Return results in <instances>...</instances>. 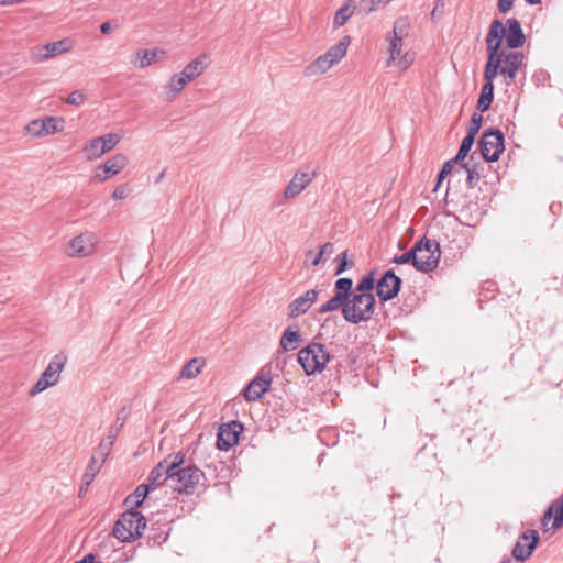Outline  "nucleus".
<instances>
[{
    "instance_id": "nucleus-58",
    "label": "nucleus",
    "mask_w": 563,
    "mask_h": 563,
    "mask_svg": "<svg viewBox=\"0 0 563 563\" xmlns=\"http://www.w3.org/2000/svg\"><path fill=\"white\" fill-rule=\"evenodd\" d=\"M508 562H510L509 558H507L506 560L503 561V563H508Z\"/></svg>"
},
{
    "instance_id": "nucleus-53",
    "label": "nucleus",
    "mask_w": 563,
    "mask_h": 563,
    "mask_svg": "<svg viewBox=\"0 0 563 563\" xmlns=\"http://www.w3.org/2000/svg\"><path fill=\"white\" fill-rule=\"evenodd\" d=\"M87 489H88V487H86V486L84 485V482L81 481V485H80V488H79L78 496H79V497H82V496L87 493Z\"/></svg>"
},
{
    "instance_id": "nucleus-1",
    "label": "nucleus",
    "mask_w": 563,
    "mask_h": 563,
    "mask_svg": "<svg viewBox=\"0 0 563 563\" xmlns=\"http://www.w3.org/2000/svg\"><path fill=\"white\" fill-rule=\"evenodd\" d=\"M409 23L405 18L395 21L393 31L386 35L388 60L387 65L396 63L400 70L408 69L415 62L413 52L402 54L404 38L408 35Z\"/></svg>"
},
{
    "instance_id": "nucleus-31",
    "label": "nucleus",
    "mask_w": 563,
    "mask_h": 563,
    "mask_svg": "<svg viewBox=\"0 0 563 563\" xmlns=\"http://www.w3.org/2000/svg\"><path fill=\"white\" fill-rule=\"evenodd\" d=\"M205 56H199L186 65L181 73L189 81H192L198 78L205 71Z\"/></svg>"
},
{
    "instance_id": "nucleus-26",
    "label": "nucleus",
    "mask_w": 563,
    "mask_h": 563,
    "mask_svg": "<svg viewBox=\"0 0 563 563\" xmlns=\"http://www.w3.org/2000/svg\"><path fill=\"white\" fill-rule=\"evenodd\" d=\"M553 519L552 528L558 530L563 525V493L560 498V505L552 504L543 516V525L547 526L548 521Z\"/></svg>"
},
{
    "instance_id": "nucleus-7",
    "label": "nucleus",
    "mask_w": 563,
    "mask_h": 563,
    "mask_svg": "<svg viewBox=\"0 0 563 563\" xmlns=\"http://www.w3.org/2000/svg\"><path fill=\"white\" fill-rule=\"evenodd\" d=\"M203 479L205 474L197 466L187 465L181 467L180 465L174 471L172 489L180 494L191 495Z\"/></svg>"
},
{
    "instance_id": "nucleus-13",
    "label": "nucleus",
    "mask_w": 563,
    "mask_h": 563,
    "mask_svg": "<svg viewBox=\"0 0 563 563\" xmlns=\"http://www.w3.org/2000/svg\"><path fill=\"white\" fill-rule=\"evenodd\" d=\"M272 373L269 369L262 368L260 373L249 383L244 389L243 396L247 401L258 400L271 388Z\"/></svg>"
},
{
    "instance_id": "nucleus-57",
    "label": "nucleus",
    "mask_w": 563,
    "mask_h": 563,
    "mask_svg": "<svg viewBox=\"0 0 563 563\" xmlns=\"http://www.w3.org/2000/svg\"><path fill=\"white\" fill-rule=\"evenodd\" d=\"M529 4H538L541 0H526Z\"/></svg>"
},
{
    "instance_id": "nucleus-46",
    "label": "nucleus",
    "mask_w": 563,
    "mask_h": 563,
    "mask_svg": "<svg viewBox=\"0 0 563 563\" xmlns=\"http://www.w3.org/2000/svg\"><path fill=\"white\" fill-rule=\"evenodd\" d=\"M131 192H132V188L130 187V185L122 184L114 188V190L112 192V198L114 200H122V199L128 198L131 195Z\"/></svg>"
},
{
    "instance_id": "nucleus-41",
    "label": "nucleus",
    "mask_w": 563,
    "mask_h": 563,
    "mask_svg": "<svg viewBox=\"0 0 563 563\" xmlns=\"http://www.w3.org/2000/svg\"><path fill=\"white\" fill-rule=\"evenodd\" d=\"M475 137L471 135H465V137L462 140V143L460 145L459 152L455 156V161H463L467 154L470 153L473 144H474Z\"/></svg>"
},
{
    "instance_id": "nucleus-37",
    "label": "nucleus",
    "mask_w": 563,
    "mask_h": 563,
    "mask_svg": "<svg viewBox=\"0 0 563 563\" xmlns=\"http://www.w3.org/2000/svg\"><path fill=\"white\" fill-rule=\"evenodd\" d=\"M376 287L375 284V273L372 271L357 283L355 292L358 294H372L373 288Z\"/></svg>"
},
{
    "instance_id": "nucleus-55",
    "label": "nucleus",
    "mask_w": 563,
    "mask_h": 563,
    "mask_svg": "<svg viewBox=\"0 0 563 563\" xmlns=\"http://www.w3.org/2000/svg\"><path fill=\"white\" fill-rule=\"evenodd\" d=\"M29 394L30 396H35V384L31 386Z\"/></svg>"
},
{
    "instance_id": "nucleus-20",
    "label": "nucleus",
    "mask_w": 563,
    "mask_h": 563,
    "mask_svg": "<svg viewBox=\"0 0 563 563\" xmlns=\"http://www.w3.org/2000/svg\"><path fill=\"white\" fill-rule=\"evenodd\" d=\"M487 53L488 58L484 69V78L495 79L500 73L505 53L500 52V47H498L497 44L489 45Z\"/></svg>"
},
{
    "instance_id": "nucleus-45",
    "label": "nucleus",
    "mask_w": 563,
    "mask_h": 563,
    "mask_svg": "<svg viewBox=\"0 0 563 563\" xmlns=\"http://www.w3.org/2000/svg\"><path fill=\"white\" fill-rule=\"evenodd\" d=\"M483 122V117L478 113H473L471 119V124L467 130V135H471L473 137H476V134L478 133L481 125Z\"/></svg>"
},
{
    "instance_id": "nucleus-51",
    "label": "nucleus",
    "mask_w": 563,
    "mask_h": 563,
    "mask_svg": "<svg viewBox=\"0 0 563 563\" xmlns=\"http://www.w3.org/2000/svg\"><path fill=\"white\" fill-rule=\"evenodd\" d=\"M113 30V25L111 22H104L100 25V31L102 34H109Z\"/></svg>"
},
{
    "instance_id": "nucleus-39",
    "label": "nucleus",
    "mask_w": 563,
    "mask_h": 563,
    "mask_svg": "<svg viewBox=\"0 0 563 563\" xmlns=\"http://www.w3.org/2000/svg\"><path fill=\"white\" fill-rule=\"evenodd\" d=\"M201 372V363L198 358L190 360L180 372L181 378H195Z\"/></svg>"
},
{
    "instance_id": "nucleus-4",
    "label": "nucleus",
    "mask_w": 563,
    "mask_h": 563,
    "mask_svg": "<svg viewBox=\"0 0 563 563\" xmlns=\"http://www.w3.org/2000/svg\"><path fill=\"white\" fill-rule=\"evenodd\" d=\"M145 527V517L137 510H130L115 522L113 536L122 542H131L142 534Z\"/></svg>"
},
{
    "instance_id": "nucleus-34",
    "label": "nucleus",
    "mask_w": 563,
    "mask_h": 563,
    "mask_svg": "<svg viewBox=\"0 0 563 563\" xmlns=\"http://www.w3.org/2000/svg\"><path fill=\"white\" fill-rule=\"evenodd\" d=\"M159 51L158 49H142L136 53V60L134 65L141 69L151 66L157 62Z\"/></svg>"
},
{
    "instance_id": "nucleus-47",
    "label": "nucleus",
    "mask_w": 563,
    "mask_h": 563,
    "mask_svg": "<svg viewBox=\"0 0 563 563\" xmlns=\"http://www.w3.org/2000/svg\"><path fill=\"white\" fill-rule=\"evenodd\" d=\"M86 101V96L80 90H75L68 95L66 102L68 104L80 106Z\"/></svg>"
},
{
    "instance_id": "nucleus-38",
    "label": "nucleus",
    "mask_w": 563,
    "mask_h": 563,
    "mask_svg": "<svg viewBox=\"0 0 563 563\" xmlns=\"http://www.w3.org/2000/svg\"><path fill=\"white\" fill-rule=\"evenodd\" d=\"M420 244L421 242H416L408 252L395 256L393 262L399 265L411 263L415 266V261H417V251L420 250Z\"/></svg>"
},
{
    "instance_id": "nucleus-14",
    "label": "nucleus",
    "mask_w": 563,
    "mask_h": 563,
    "mask_svg": "<svg viewBox=\"0 0 563 563\" xmlns=\"http://www.w3.org/2000/svg\"><path fill=\"white\" fill-rule=\"evenodd\" d=\"M317 172L308 167L301 168L295 173L284 190L285 199H292L299 196L316 178Z\"/></svg>"
},
{
    "instance_id": "nucleus-24",
    "label": "nucleus",
    "mask_w": 563,
    "mask_h": 563,
    "mask_svg": "<svg viewBox=\"0 0 563 563\" xmlns=\"http://www.w3.org/2000/svg\"><path fill=\"white\" fill-rule=\"evenodd\" d=\"M37 137L53 135L57 132H62L65 129L66 121L63 117L47 115L42 119H37Z\"/></svg>"
},
{
    "instance_id": "nucleus-27",
    "label": "nucleus",
    "mask_w": 563,
    "mask_h": 563,
    "mask_svg": "<svg viewBox=\"0 0 563 563\" xmlns=\"http://www.w3.org/2000/svg\"><path fill=\"white\" fill-rule=\"evenodd\" d=\"M190 82L181 71L174 74L168 84L166 85V95L167 99H174L179 92L186 87V85Z\"/></svg>"
},
{
    "instance_id": "nucleus-56",
    "label": "nucleus",
    "mask_w": 563,
    "mask_h": 563,
    "mask_svg": "<svg viewBox=\"0 0 563 563\" xmlns=\"http://www.w3.org/2000/svg\"><path fill=\"white\" fill-rule=\"evenodd\" d=\"M35 124V120L31 121L27 125H26V130L27 131H31L32 126Z\"/></svg>"
},
{
    "instance_id": "nucleus-35",
    "label": "nucleus",
    "mask_w": 563,
    "mask_h": 563,
    "mask_svg": "<svg viewBox=\"0 0 563 563\" xmlns=\"http://www.w3.org/2000/svg\"><path fill=\"white\" fill-rule=\"evenodd\" d=\"M300 334L298 331L287 328L280 338V346L284 351H294L297 349Z\"/></svg>"
},
{
    "instance_id": "nucleus-19",
    "label": "nucleus",
    "mask_w": 563,
    "mask_h": 563,
    "mask_svg": "<svg viewBox=\"0 0 563 563\" xmlns=\"http://www.w3.org/2000/svg\"><path fill=\"white\" fill-rule=\"evenodd\" d=\"M241 430L242 426L235 421L221 426L217 435V448L222 451H228L238 443Z\"/></svg>"
},
{
    "instance_id": "nucleus-5",
    "label": "nucleus",
    "mask_w": 563,
    "mask_h": 563,
    "mask_svg": "<svg viewBox=\"0 0 563 563\" xmlns=\"http://www.w3.org/2000/svg\"><path fill=\"white\" fill-rule=\"evenodd\" d=\"M330 361V354L321 343H310L298 352V362L310 376L321 373Z\"/></svg>"
},
{
    "instance_id": "nucleus-12",
    "label": "nucleus",
    "mask_w": 563,
    "mask_h": 563,
    "mask_svg": "<svg viewBox=\"0 0 563 563\" xmlns=\"http://www.w3.org/2000/svg\"><path fill=\"white\" fill-rule=\"evenodd\" d=\"M98 242L97 235L92 232H85L75 236L67 246V254L71 257H85L95 252Z\"/></svg>"
},
{
    "instance_id": "nucleus-43",
    "label": "nucleus",
    "mask_w": 563,
    "mask_h": 563,
    "mask_svg": "<svg viewBox=\"0 0 563 563\" xmlns=\"http://www.w3.org/2000/svg\"><path fill=\"white\" fill-rule=\"evenodd\" d=\"M336 262V268H335V275L343 274L349 266L353 265V262L349 260L347 251H343L335 257Z\"/></svg>"
},
{
    "instance_id": "nucleus-23",
    "label": "nucleus",
    "mask_w": 563,
    "mask_h": 563,
    "mask_svg": "<svg viewBox=\"0 0 563 563\" xmlns=\"http://www.w3.org/2000/svg\"><path fill=\"white\" fill-rule=\"evenodd\" d=\"M506 25L507 32L505 31V34L507 47L515 49L522 46L526 37L520 22L515 18H510L507 20Z\"/></svg>"
},
{
    "instance_id": "nucleus-16",
    "label": "nucleus",
    "mask_w": 563,
    "mask_h": 563,
    "mask_svg": "<svg viewBox=\"0 0 563 563\" xmlns=\"http://www.w3.org/2000/svg\"><path fill=\"white\" fill-rule=\"evenodd\" d=\"M321 294L320 289H309L301 296L294 299L288 305V317L289 318H298L309 311V309L317 302L319 295Z\"/></svg>"
},
{
    "instance_id": "nucleus-32",
    "label": "nucleus",
    "mask_w": 563,
    "mask_h": 563,
    "mask_svg": "<svg viewBox=\"0 0 563 563\" xmlns=\"http://www.w3.org/2000/svg\"><path fill=\"white\" fill-rule=\"evenodd\" d=\"M150 492L151 489L148 485L141 484L135 488L133 494L129 495L125 498L124 504L131 507V510H135L143 504L145 497Z\"/></svg>"
},
{
    "instance_id": "nucleus-36",
    "label": "nucleus",
    "mask_w": 563,
    "mask_h": 563,
    "mask_svg": "<svg viewBox=\"0 0 563 563\" xmlns=\"http://www.w3.org/2000/svg\"><path fill=\"white\" fill-rule=\"evenodd\" d=\"M101 150L102 146L99 137H95L84 147V153L89 161H93L106 154V152H101Z\"/></svg>"
},
{
    "instance_id": "nucleus-22",
    "label": "nucleus",
    "mask_w": 563,
    "mask_h": 563,
    "mask_svg": "<svg viewBox=\"0 0 563 563\" xmlns=\"http://www.w3.org/2000/svg\"><path fill=\"white\" fill-rule=\"evenodd\" d=\"M129 158L124 154H117L110 158H108L102 165L98 167V170H102L106 175L100 176L99 173L96 174V177L99 178L100 181H104L108 178V175H117L128 165Z\"/></svg>"
},
{
    "instance_id": "nucleus-42",
    "label": "nucleus",
    "mask_w": 563,
    "mask_h": 563,
    "mask_svg": "<svg viewBox=\"0 0 563 563\" xmlns=\"http://www.w3.org/2000/svg\"><path fill=\"white\" fill-rule=\"evenodd\" d=\"M99 140H100L101 146H102L101 152L108 153L120 142V136L114 133H109V134L99 136Z\"/></svg>"
},
{
    "instance_id": "nucleus-40",
    "label": "nucleus",
    "mask_w": 563,
    "mask_h": 563,
    "mask_svg": "<svg viewBox=\"0 0 563 563\" xmlns=\"http://www.w3.org/2000/svg\"><path fill=\"white\" fill-rule=\"evenodd\" d=\"M390 0H361L358 2V10L364 14L375 11L379 5L389 3Z\"/></svg>"
},
{
    "instance_id": "nucleus-52",
    "label": "nucleus",
    "mask_w": 563,
    "mask_h": 563,
    "mask_svg": "<svg viewBox=\"0 0 563 563\" xmlns=\"http://www.w3.org/2000/svg\"><path fill=\"white\" fill-rule=\"evenodd\" d=\"M462 168L466 169V172H467V183H468L470 186H472L473 185V179H474V173L470 168H467L466 166H462Z\"/></svg>"
},
{
    "instance_id": "nucleus-48",
    "label": "nucleus",
    "mask_w": 563,
    "mask_h": 563,
    "mask_svg": "<svg viewBox=\"0 0 563 563\" xmlns=\"http://www.w3.org/2000/svg\"><path fill=\"white\" fill-rule=\"evenodd\" d=\"M310 261L312 266H318L322 261V256L320 253H313V251H308L306 253V263Z\"/></svg>"
},
{
    "instance_id": "nucleus-6",
    "label": "nucleus",
    "mask_w": 563,
    "mask_h": 563,
    "mask_svg": "<svg viewBox=\"0 0 563 563\" xmlns=\"http://www.w3.org/2000/svg\"><path fill=\"white\" fill-rule=\"evenodd\" d=\"M185 460V454L181 452H177L174 454L173 460L168 462L167 459L161 461L148 474L147 483L145 485L150 486L151 490H154L161 485H166L172 488L174 471L183 465Z\"/></svg>"
},
{
    "instance_id": "nucleus-28",
    "label": "nucleus",
    "mask_w": 563,
    "mask_h": 563,
    "mask_svg": "<svg viewBox=\"0 0 563 563\" xmlns=\"http://www.w3.org/2000/svg\"><path fill=\"white\" fill-rule=\"evenodd\" d=\"M494 80L495 79H485V84L482 87L481 96L477 101V109L481 112H485L489 109L493 99H494Z\"/></svg>"
},
{
    "instance_id": "nucleus-18",
    "label": "nucleus",
    "mask_w": 563,
    "mask_h": 563,
    "mask_svg": "<svg viewBox=\"0 0 563 563\" xmlns=\"http://www.w3.org/2000/svg\"><path fill=\"white\" fill-rule=\"evenodd\" d=\"M525 55L520 52L505 53L500 75L504 76L507 86H510L518 74V70L523 64Z\"/></svg>"
},
{
    "instance_id": "nucleus-3",
    "label": "nucleus",
    "mask_w": 563,
    "mask_h": 563,
    "mask_svg": "<svg viewBox=\"0 0 563 563\" xmlns=\"http://www.w3.org/2000/svg\"><path fill=\"white\" fill-rule=\"evenodd\" d=\"M349 44L350 37L343 36L338 44L331 46L324 54L306 66L305 76L314 77L327 73L346 55Z\"/></svg>"
},
{
    "instance_id": "nucleus-9",
    "label": "nucleus",
    "mask_w": 563,
    "mask_h": 563,
    "mask_svg": "<svg viewBox=\"0 0 563 563\" xmlns=\"http://www.w3.org/2000/svg\"><path fill=\"white\" fill-rule=\"evenodd\" d=\"M353 280L349 277H342L334 283V296L318 309L320 314L343 309L346 300L352 295Z\"/></svg>"
},
{
    "instance_id": "nucleus-49",
    "label": "nucleus",
    "mask_w": 563,
    "mask_h": 563,
    "mask_svg": "<svg viewBox=\"0 0 563 563\" xmlns=\"http://www.w3.org/2000/svg\"><path fill=\"white\" fill-rule=\"evenodd\" d=\"M333 251H334V246H333V244H332L331 242H327V243H324V244L320 247L319 253H320V255L322 256V258H323V257L329 258V257L332 255Z\"/></svg>"
},
{
    "instance_id": "nucleus-25",
    "label": "nucleus",
    "mask_w": 563,
    "mask_h": 563,
    "mask_svg": "<svg viewBox=\"0 0 563 563\" xmlns=\"http://www.w3.org/2000/svg\"><path fill=\"white\" fill-rule=\"evenodd\" d=\"M70 48L67 40L48 43L41 48H37V62L46 60L56 55L68 52Z\"/></svg>"
},
{
    "instance_id": "nucleus-11",
    "label": "nucleus",
    "mask_w": 563,
    "mask_h": 563,
    "mask_svg": "<svg viewBox=\"0 0 563 563\" xmlns=\"http://www.w3.org/2000/svg\"><path fill=\"white\" fill-rule=\"evenodd\" d=\"M66 362L67 356L64 353H58L51 360L47 367L37 379V393H41L48 387L55 386L58 383L60 373L64 369Z\"/></svg>"
},
{
    "instance_id": "nucleus-2",
    "label": "nucleus",
    "mask_w": 563,
    "mask_h": 563,
    "mask_svg": "<svg viewBox=\"0 0 563 563\" xmlns=\"http://www.w3.org/2000/svg\"><path fill=\"white\" fill-rule=\"evenodd\" d=\"M375 297L373 294H358L352 290L351 297L342 309L346 322L358 324L371 320L375 311Z\"/></svg>"
},
{
    "instance_id": "nucleus-44",
    "label": "nucleus",
    "mask_w": 563,
    "mask_h": 563,
    "mask_svg": "<svg viewBox=\"0 0 563 563\" xmlns=\"http://www.w3.org/2000/svg\"><path fill=\"white\" fill-rule=\"evenodd\" d=\"M460 161H455V157L445 162L444 165L442 166V169L441 172L439 173L438 175V180H437V185H435V188L434 190L438 189V187L440 186V184L442 183V180L449 175L451 174L452 169H453V166L454 164L459 163Z\"/></svg>"
},
{
    "instance_id": "nucleus-10",
    "label": "nucleus",
    "mask_w": 563,
    "mask_h": 563,
    "mask_svg": "<svg viewBox=\"0 0 563 563\" xmlns=\"http://www.w3.org/2000/svg\"><path fill=\"white\" fill-rule=\"evenodd\" d=\"M479 148L487 162L498 161L505 150L503 132L494 129L485 131L479 140Z\"/></svg>"
},
{
    "instance_id": "nucleus-33",
    "label": "nucleus",
    "mask_w": 563,
    "mask_h": 563,
    "mask_svg": "<svg viewBox=\"0 0 563 563\" xmlns=\"http://www.w3.org/2000/svg\"><path fill=\"white\" fill-rule=\"evenodd\" d=\"M504 35L505 27L503 23L499 20H494L489 26V31L486 37L487 47L494 44H497V46L500 47Z\"/></svg>"
},
{
    "instance_id": "nucleus-50",
    "label": "nucleus",
    "mask_w": 563,
    "mask_h": 563,
    "mask_svg": "<svg viewBox=\"0 0 563 563\" xmlns=\"http://www.w3.org/2000/svg\"><path fill=\"white\" fill-rule=\"evenodd\" d=\"M514 4V0H498V10L501 13H507Z\"/></svg>"
},
{
    "instance_id": "nucleus-54",
    "label": "nucleus",
    "mask_w": 563,
    "mask_h": 563,
    "mask_svg": "<svg viewBox=\"0 0 563 563\" xmlns=\"http://www.w3.org/2000/svg\"><path fill=\"white\" fill-rule=\"evenodd\" d=\"M165 177V170L161 172L159 175L157 176L155 183H161Z\"/></svg>"
},
{
    "instance_id": "nucleus-8",
    "label": "nucleus",
    "mask_w": 563,
    "mask_h": 563,
    "mask_svg": "<svg viewBox=\"0 0 563 563\" xmlns=\"http://www.w3.org/2000/svg\"><path fill=\"white\" fill-rule=\"evenodd\" d=\"M419 242L420 250L417 251V261H415V268L421 273H429L437 268L441 251L440 245L434 240L421 239Z\"/></svg>"
},
{
    "instance_id": "nucleus-30",
    "label": "nucleus",
    "mask_w": 563,
    "mask_h": 563,
    "mask_svg": "<svg viewBox=\"0 0 563 563\" xmlns=\"http://www.w3.org/2000/svg\"><path fill=\"white\" fill-rule=\"evenodd\" d=\"M356 8L354 0H347L334 14V27L339 29L343 26L350 20Z\"/></svg>"
},
{
    "instance_id": "nucleus-21",
    "label": "nucleus",
    "mask_w": 563,
    "mask_h": 563,
    "mask_svg": "<svg viewBox=\"0 0 563 563\" xmlns=\"http://www.w3.org/2000/svg\"><path fill=\"white\" fill-rule=\"evenodd\" d=\"M125 422V415L123 412L119 413L115 419V422L108 431L106 438H103L98 446L97 454L102 455L103 460H107L110 454L111 448Z\"/></svg>"
},
{
    "instance_id": "nucleus-17",
    "label": "nucleus",
    "mask_w": 563,
    "mask_h": 563,
    "mask_svg": "<svg viewBox=\"0 0 563 563\" xmlns=\"http://www.w3.org/2000/svg\"><path fill=\"white\" fill-rule=\"evenodd\" d=\"M539 533L536 530L525 532L516 542L512 555L517 561H526L537 547Z\"/></svg>"
},
{
    "instance_id": "nucleus-15",
    "label": "nucleus",
    "mask_w": 563,
    "mask_h": 563,
    "mask_svg": "<svg viewBox=\"0 0 563 563\" xmlns=\"http://www.w3.org/2000/svg\"><path fill=\"white\" fill-rule=\"evenodd\" d=\"M400 277L396 276L394 271H386L383 276L376 283V292L382 301H388L395 298L401 287Z\"/></svg>"
},
{
    "instance_id": "nucleus-29",
    "label": "nucleus",
    "mask_w": 563,
    "mask_h": 563,
    "mask_svg": "<svg viewBox=\"0 0 563 563\" xmlns=\"http://www.w3.org/2000/svg\"><path fill=\"white\" fill-rule=\"evenodd\" d=\"M106 460L102 459V455L93 454L90 459L86 472L82 475V482L86 487H88L95 479L96 475L101 470L102 464Z\"/></svg>"
}]
</instances>
